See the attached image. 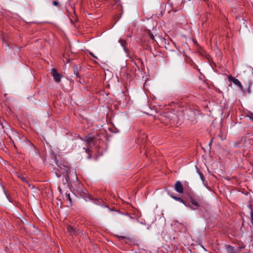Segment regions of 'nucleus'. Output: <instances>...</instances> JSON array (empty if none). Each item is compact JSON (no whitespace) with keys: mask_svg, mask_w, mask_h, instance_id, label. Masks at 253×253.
Segmentation results:
<instances>
[{"mask_svg":"<svg viewBox=\"0 0 253 253\" xmlns=\"http://www.w3.org/2000/svg\"><path fill=\"white\" fill-rule=\"evenodd\" d=\"M90 54L91 55H92L93 57H94V58H96V56H95V55L92 53L90 52Z\"/></svg>","mask_w":253,"mask_h":253,"instance_id":"nucleus-12","label":"nucleus"},{"mask_svg":"<svg viewBox=\"0 0 253 253\" xmlns=\"http://www.w3.org/2000/svg\"><path fill=\"white\" fill-rule=\"evenodd\" d=\"M67 230L71 234H74L75 233V229L72 226H68L67 227Z\"/></svg>","mask_w":253,"mask_h":253,"instance_id":"nucleus-5","label":"nucleus"},{"mask_svg":"<svg viewBox=\"0 0 253 253\" xmlns=\"http://www.w3.org/2000/svg\"><path fill=\"white\" fill-rule=\"evenodd\" d=\"M228 78L229 81L233 82L235 84L238 86L240 89L241 90L243 89V86L241 82L238 80L232 77L231 76H229Z\"/></svg>","mask_w":253,"mask_h":253,"instance_id":"nucleus-2","label":"nucleus"},{"mask_svg":"<svg viewBox=\"0 0 253 253\" xmlns=\"http://www.w3.org/2000/svg\"><path fill=\"white\" fill-rule=\"evenodd\" d=\"M51 73L54 78V81H55L57 82H60L62 76L57 72L55 69H52L51 70Z\"/></svg>","mask_w":253,"mask_h":253,"instance_id":"nucleus-1","label":"nucleus"},{"mask_svg":"<svg viewBox=\"0 0 253 253\" xmlns=\"http://www.w3.org/2000/svg\"><path fill=\"white\" fill-rule=\"evenodd\" d=\"M251 119L253 120V117H251Z\"/></svg>","mask_w":253,"mask_h":253,"instance_id":"nucleus-13","label":"nucleus"},{"mask_svg":"<svg viewBox=\"0 0 253 253\" xmlns=\"http://www.w3.org/2000/svg\"><path fill=\"white\" fill-rule=\"evenodd\" d=\"M92 140V138H87L85 139V141L87 142V143H89Z\"/></svg>","mask_w":253,"mask_h":253,"instance_id":"nucleus-9","label":"nucleus"},{"mask_svg":"<svg viewBox=\"0 0 253 253\" xmlns=\"http://www.w3.org/2000/svg\"><path fill=\"white\" fill-rule=\"evenodd\" d=\"M174 189L177 192L179 193H183V188L180 181H177L176 182L174 185Z\"/></svg>","mask_w":253,"mask_h":253,"instance_id":"nucleus-3","label":"nucleus"},{"mask_svg":"<svg viewBox=\"0 0 253 253\" xmlns=\"http://www.w3.org/2000/svg\"><path fill=\"white\" fill-rule=\"evenodd\" d=\"M53 4H54V5H55V6H57V5H58V2H56V1H54V2H53Z\"/></svg>","mask_w":253,"mask_h":253,"instance_id":"nucleus-10","label":"nucleus"},{"mask_svg":"<svg viewBox=\"0 0 253 253\" xmlns=\"http://www.w3.org/2000/svg\"><path fill=\"white\" fill-rule=\"evenodd\" d=\"M67 196H68V199H69V200L70 202H71V198H70V195H68Z\"/></svg>","mask_w":253,"mask_h":253,"instance_id":"nucleus-11","label":"nucleus"},{"mask_svg":"<svg viewBox=\"0 0 253 253\" xmlns=\"http://www.w3.org/2000/svg\"><path fill=\"white\" fill-rule=\"evenodd\" d=\"M251 222L253 225V211L251 212Z\"/></svg>","mask_w":253,"mask_h":253,"instance_id":"nucleus-8","label":"nucleus"},{"mask_svg":"<svg viewBox=\"0 0 253 253\" xmlns=\"http://www.w3.org/2000/svg\"><path fill=\"white\" fill-rule=\"evenodd\" d=\"M19 177L24 182L27 184L29 187L33 188V186L29 182L28 178L25 175L21 174L19 176Z\"/></svg>","mask_w":253,"mask_h":253,"instance_id":"nucleus-4","label":"nucleus"},{"mask_svg":"<svg viewBox=\"0 0 253 253\" xmlns=\"http://www.w3.org/2000/svg\"><path fill=\"white\" fill-rule=\"evenodd\" d=\"M171 197L172 198H173L174 199H175V200L178 201H179V202H180L181 203H182L185 204V202H184V201L181 198L177 197H175V196H171Z\"/></svg>","mask_w":253,"mask_h":253,"instance_id":"nucleus-6","label":"nucleus"},{"mask_svg":"<svg viewBox=\"0 0 253 253\" xmlns=\"http://www.w3.org/2000/svg\"><path fill=\"white\" fill-rule=\"evenodd\" d=\"M191 202L192 204L193 205H194V206H195L197 208H198L200 207V205L194 199H192L191 200Z\"/></svg>","mask_w":253,"mask_h":253,"instance_id":"nucleus-7","label":"nucleus"}]
</instances>
